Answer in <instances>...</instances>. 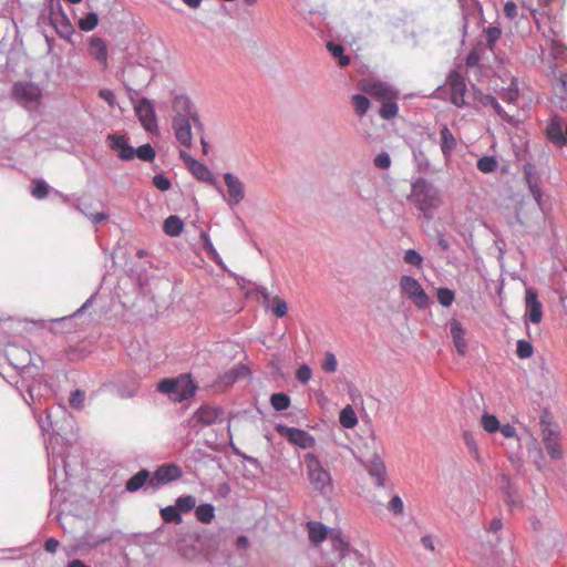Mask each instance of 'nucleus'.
I'll return each mask as SVG.
<instances>
[{
	"label": "nucleus",
	"mask_w": 567,
	"mask_h": 567,
	"mask_svg": "<svg viewBox=\"0 0 567 567\" xmlns=\"http://www.w3.org/2000/svg\"><path fill=\"white\" fill-rule=\"evenodd\" d=\"M224 181L227 186L228 204L238 205L245 198V186L243 182L231 173L224 174Z\"/></svg>",
	"instance_id": "nucleus-14"
},
{
	"label": "nucleus",
	"mask_w": 567,
	"mask_h": 567,
	"mask_svg": "<svg viewBox=\"0 0 567 567\" xmlns=\"http://www.w3.org/2000/svg\"><path fill=\"white\" fill-rule=\"evenodd\" d=\"M501 30L495 27H491L486 30L487 34V42L489 45H492L495 41H497L501 37Z\"/></svg>",
	"instance_id": "nucleus-60"
},
{
	"label": "nucleus",
	"mask_w": 567,
	"mask_h": 567,
	"mask_svg": "<svg viewBox=\"0 0 567 567\" xmlns=\"http://www.w3.org/2000/svg\"><path fill=\"white\" fill-rule=\"evenodd\" d=\"M84 215L92 220L94 224H99L105 219H107L109 215L102 212L99 213H86L84 212Z\"/></svg>",
	"instance_id": "nucleus-62"
},
{
	"label": "nucleus",
	"mask_w": 567,
	"mask_h": 567,
	"mask_svg": "<svg viewBox=\"0 0 567 567\" xmlns=\"http://www.w3.org/2000/svg\"><path fill=\"white\" fill-rule=\"evenodd\" d=\"M182 475L183 472L178 465L173 463L164 464L154 472L152 478L150 480V485L152 487H158L159 485L168 484L179 480Z\"/></svg>",
	"instance_id": "nucleus-9"
},
{
	"label": "nucleus",
	"mask_w": 567,
	"mask_h": 567,
	"mask_svg": "<svg viewBox=\"0 0 567 567\" xmlns=\"http://www.w3.org/2000/svg\"><path fill=\"white\" fill-rule=\"evenodd\" d=\"M498 431L507 439L516 437V429L509 423L499 426Z\"/></svg>",
	"instance_id": "nucleus-61"
},
{
	"label": "nucleus",
	"mask_w": 567,
	"mask_h": 567,
	"mask_svg": "<svg viewBox=\"0 0 567 567\" xmlns=\"http://www.w3.org/2000/svg\"><path fill=\"white\" fill-rule=\"evenodd\" d=\"M551 54L555 59L564 58L567 54V48L557 42H553Z\"/></svg>",
	"instance_id": "nucleus-59"
},
{
	"label": "nucleus",
	"mask_w": 567,
	"mask_h": 567,
	"mask_svg": "<svg viewBox=\"0 0 567 567\" xmlns=\"http://www.w3.org/2000/svg\"><path fill=\"white\" fill-rule=\"evenodd\" d=\"M338 368V361L336 355L331 352H327L321 363V369L327 373H334Z\"/></svg>",
	"instance_id": "nucleus-45"
},
{
	"label": "nucleus",
	"mask_w": 567,
	"mask_h": 567,
	"mask_svg": "<svg viewBox=\"0 0 567 567\" xmlns=\"http://www.w3.org/2000/svg\"><path fill=\"white\" fill-rule=\"evenodd\" d=\"M388 509L394 515L403 514L404 505L402 498L399 495H394L388 503Z\"/></svg>",
	"instance_id": "nucleus-50"
},
{
	"label": "nucleus",
	"mask_w": 567,
	"mask_h": 567,
	"mask_svg": "<svg viewBox=\"0 0 567 567\" xmlns=\"http://www.w3.org/2000/svg\"><path fill=\"white\" fill-rule=\"evenodd\" d=\"M464 442L466 447L468 449L470 454L476 460H480L478 446L471 433H464Z\"/></svg>",
	"instance_id": "nucleus-48"
},
{
	"label": "nucleus",
	"mask_w": 567,
	"mask_h": 567,
	"mask_svg": "<svg viewBox=\"0 0 567 567\" xmlns=\"http://www.w3.org/2000/svg\"><path fill=\"white\" fill-rule=\"evenodd\" d=\"M481 424H482V427L487 433H495L498 431V429L501 426L498 419L495 415L488 414V413H484L482 415Z\"/></svg>",
	"instance_id": "nucleus-32"
},
{
	"label": "nucleus",
	"mask_w": 567,
	"mask_h": 567,
	"mask_svg": "<svg viewBox=\"0 0 567 567\" xmlns=\"http://www.w3.org/2000/svg\"><path fill=\"white\" fill-rule=\"evenodd\" d=\"M99 96L103 99L111 107L115 105L116 99L112 90L102 89L99 92Z\"/></svg>",
	"instance_id": "nucleus-55"
},
{
	"label": "nucleus",
	"mask_w": 567,
	"mask_h": 567,
	"mask_svg": "<svg viewBox=\"0 0 567 567\" xmlns=\"http://www.w3.org/2000/svg\"><path fill=\"white\" fill-rule=\"evenodd\" d=\"M31 194L37 199H43L49 194V186L48 184L42 179H37L33 183V187L31 189Z\"/></svg>",
	"instance_id": "nucleus-42"
},
{
	"label": "nucleus",
	"mask_w": 567,
	"mask_h": 567,
	"mask_svg": "<svg viewBox=\"0 0 567 567\" xmlns=\"http://www.w3.org/2000/svg\"><path fill=\"white\" fill-rule=\"evenodd\" d=\"M534 349L530 342L526 340L517 341L516 354L519 359H528L533 355Z\"/></svg>",
	"instance_id": "nucleus-44"
},
{
	"label": "nucleus",
	"mask_w": 567,
	"mask_h": 567,
	"mask_svg": "<svg viewBox=\"0 0 567 567\" xmlns=\"http://www.w3.org/2000/svg\"><path fill=\"white\" fill-rule=\"evenodd\" d=\"M272 408L277 411H284L290 405V398L285 393H275L270 398Z\"/></svg>",
	"instance_id": "nucleus-35"
},
{
	"label": "nucleus",
	"mask_w": 567,
	"mask_h": 567,
	"mask_svg": "<svg viewBox=\"0 0 567 567\" xmlns=\"http://www.w3.org/2000/svg\"><path fill=\"white\" fill-rule=\"evenodd\" d=\"M276 431L278 434L287 439L291 444L301 449H311L316 444L315 437L301 429L289 427L279 424L276 426Z\"/></svg>",
	"instance_id": "nucleus-6"
},
{
	"label": "nucleus",
	"mask_w": 567,
	"mask_h": 567,
	"mask_svg": "<svg viewBox=\"0 0 567 567\" xmlns=\"http://www.w3.org/2000/svg\"><path fill=\"white\" fill-rule=\"evenodd\" d=\"M503 528V522L499 517H495L491 523H489V526L487 527V532L489 533H497L498 530H501Z\"/></svg>",
	"instance_id": "nucleus-63"
},
{
	"label": "nucleus",
	"mask_w": 567,
	"mask_h": 567,
	"mask_svg": "<svg viewBox=\"0 0 567 567\" xmlns=\"http://www.w3.org/2000/svg\"><path fill=\"white\" fill-rule=\"evenodd\" d=\"M176 507L179 512H189L196 507V498L192 495L181 496L176 499Z\"/></svg>",
	"instance_id": "nucleus-39"
},
{
	"label": "nucleus",
	"mask_w": 567,
	"mask_h": 567,
	"mask_svg": "<svg viewBox=\"0 0 567 567\" xmlns=\"http://www.w3.org/2000/svg\"><path fill=\"white\" fill-rule=\"evenodd\" d=\"M161 516L165 523H182V516L178 508L175 506H167L161 509Z\"/></svg>",
	"instance_id": "nucleus-31"
},
{
	"label": "nucleus",
	"mask_w": 567,
	"mask_h": 567,
	"mask_svg": "<svg viewBox=\"0 0 567 567\" xmlns=\"http://www.w3.org/2000/svg\"><path fill=\"white\" fill-rule=\"evenodd\" d=\"M352 105L354 107L355 113L362 116L369 110L370 102L367 96L357 94L352 96Z\"/></svg>",
	"instance_id": "nucleus-36"
},
{
	"label": "nucleus",
	"mask_w": 567,
	"mask_h": 567,
	"mask_svg": "<svg viewBox=\"0 0 567 567\" xmlns=\"http://www.w3.org/2000/svg\"><path fill=\"white\" fill-rule=\"evenodd\" d=\"M13 96L27 110H37L41 103L42 91L33 82L20 81L13 85Z\"/></svg>",
	"instance_id": "nucleus-3"
},
{
	"label": "nucleus",
	"mask_w": 567,
	"mask_h": 567,
	"mask_svg": "<svg viewBox=\"0 0 567 567\" xmlns=\"http://www.w3.org/2000/svg\"><path fill=\"white\" fill-rule=\"evenodd\" d=\"M188 169L199 181L209 182L210 184L215 185V179L206 165L195 161L192 162V165L188 167Z\"/></svg>",
	"instance_id": "nucleus-25"
},
{
	"label": "nucleus",
	"mask_w": 567,
	"mask_h": 567,
	"mask_svg": "<svg viewBox=\"0 0 567 567\" xmlns=\"http://www.w3.org/2000/svg\"><path fill=\"white\" fill-rule=\"evenodd\" d=\"M311 369L307 365V364H302L301 367H299V369L297 370L296 372V378L301 382V383H307L309 382V380L311 379Z\"/></svg>",
	"instance_id": "nucleus-54"
},
{
	"label": "nucleus",
	"mask_w": 567,
	"mask_h": 567,
	"mask_svg": "<svg viewBox=\"0 0 567 567\" xmlns=\"http://www.w3.org/2000/svg\"><path fill=\"white\" fill-rule=\"evenodd\" d=\"M271 311L277 318H282L288 312L287 302L279 296L271 298Z\"/></svg>",
	"instance_id": "nucleus-34"
},
{
	"label": "nucleus",
	"mask_w": 567,
	"mask_h": 567,
	"mask_svg": "<svg viewBox=\"0 0 567 567\" xmlns=\"http://www.w3.org/2000/svg\"><path fill=\"white\" fill-rule=\"evenodd\" d=\"M135 152L132 146H130L127 143L120 150L118 156L121 159L130 161L135 157Z\"/></svg>",
	"instance_id": "nucleus-56"
},
{
	"label": "nucleus",
	"mask_w": 567,
	"mask_h": 567,
	"mask_svg": "<svg viewBox=\"0 0 567 567\" xmlns=\"http://www.w3.org/2000/svg\"><path fill=\"white\" fill-rule=\"evenodd\" d=\"M441 151L445 158L451 156L452 151L456 147V138L447 126H443L441 132Z\"/></svg>",
	"instance_id": "nucleus-22"
},
{
	"label": "nucleus",
	"mask_w": 567,
	"mask_h": 567,
	"mask_svg": "<svg viewBox=\"0 0 567 567\" xmlns=\"http://www.w3.org/2000/svg\"><path fill=\"white\" fill-rule=\"evenodd\" d=\"M327 48L333 56L340 58V60H339L340 65L346 66L350 63V58L347 55H343V47L341 44H336V43L329 42L327 44Z\"/></svg>",
	"instance_id": "nucleus-40"
},
{
	"label": "nucleus",
	"mask_w": 567,
	"mask_h": 567,
	"mask_svg": "<svg viewBox=\"0 0 567 567\" xmlns=\"http://www.w3.org/2000/svg\"><path fill=\"white\" fill-rule=\"evenodd\" d=\"M525 178L533 198L535 199L537 206L543 210V192L539 186V181L535 178L527 169L525 171Z\"/></svg>",
	"instance_id": "nucleus-23"
},
{
	"label": "nucleus",
	"mask_w": 567,
	"mask_h": 567,
	"mask_svg": "<svg viewBox=\"0 0 567 567\" xmlns=\"http://www.w3.org/2000/svg\"><path fill=\"white\" fill-rule=\"evenodd\" d=\"M436 296L443 307H450L455 299L454 292L449 288H439Z\"/></svg>",
	"instance_id": "nucleus-43"
},
{
	"label": "nucleus",
	"mask_w": 567,
	"mask_h": 567,
	"mask_svg": "<svg viewBox=\"0 0 567 567\" xmlns=\"http://www.w3.org/2000/svg\"><path fill=\"white\" fill-rule=\"evenodd\" d=\"M138 389H140L138 381L134 380V382L130 386H127V388L121 386L120 388V395L123 399L133 398L137 394Z\"/></svg>",
	"instance_id": "nucleus-52"
},
{
	"label": "nucleus",
	"mask_w": 567,
	"mask_h": 567,
	"mask_svg": "<svg viewBox=\"0 0 567 567\" xmlns=\"http://www.w3.org/2000/svg\"><path fill=\"white\" fill-rule=\"evenodd\" d=\"M543 442L548 455L553 460H560L563 457L559 433L557 431L553 430L550 426H546L543 430Z\"/></svg>",
	"instance_id": "nucleus-16"
},
{
	"label": "nucleus",
	"mask_w": 567,
	"mask_h": 567,
	"mask_svg": "<svg viewBox=\"0 0 567 567\" xmlns=\"http://www.w3.org/2000/svg\"><path fill=\"white\" fill-rule=\"evenodd\" d=\"M445 85L449 87L451 93V102L457 106L463 107L466 105L465 92L466 83L463 75L456 71H452L446 79Z\"/></svg>",
	"instance_id": "nucleus-8"
},
{
	"label": "nucleus",
	"mask_w": 567,
	"mask_h": 567,
	"mask_svg": "<svg viewBox=\"0 0 567 567\" xmlns=\"http://www.w3.org/2000/svg\"><path fill=\"white\" fill-rule=\"evenodd\" d=\"M546 135L554 145L561 148L567 144V124L564 128L561 118L554 115L547 125Z\"/></svg>",
	"instance_id": "nucleus-13"
},
{
	"label": "nucleus",
	"mask_w": 567,
	"mask_h": 567,
	"mask_svg": "<svg viewBox=\"0 0 567 567\" xmlns=\"http://www.w3.org/2000/svg\"><path fill=\"white\" fill-rule=\"evenodd\" d=\"M307 477L313 491L327 495L332 491V477L319 457L313 453H307L303 456Z\"/></svg>",
	"instance_id": "nucleus-1"
},
{
	"label": "nucleus",
	"mask_w": 567,
	"mask_h": 567,
	"mask_svg": "<svg viewBox=\"0 0 567 567\" xmlns=\"http://www.w3.org/2000/svg\"><path fill=\"white\" fill-rule=\"evenodd\" d=\"M173 123L177 122H198V115L195 112L190 100L187 96L178 95L174 99L173 104Z\"/></svg>",
	"instance_id": "nucleus-7"
},
{
	"label": "nucleus",
	"mask_w": 567,
	"mask_h": 567,
	"mask_svg": "<svg viewBox=\"0 0 567 567\" xmlns=\"http://www.w3.org/2000/svg\"><path fill=\"white\" fill-rule=\"evenodd\" d=\"M374 165L381 169H388L391 165V159L388 153L382 152L374 158Z\"/></svg>",
	"instance_id": "nucleus-53"
},
{
	"label": "nucleus",
	"mask_w": 567,
	"mask_h": 567,
	"mask_svg": "<svg viewBox=\"0 0 567 567\" xmlns=\"http://www.w3.org/2000/svg\"><path fill=\"white\" fill-rule=\"evenodd\" d=\"M553 80L551 89L555 97L558 99L560 107L564 109V103H567V68L558 70L555 65L551 70Z\"/></svg>",
	"instance_id": "nucleus-12"
},
{
	"label": "nucleus",
	"mask_w": 567,
	"mask_h": 567,
	"mask_svg": "<svg viewBox=\"0 0 567 567\" xmlns=\"http://www.w3.org/2000/svg\"><path fill=\"white\" fill-rule=\"evenodd\" d=\"M134 110L145 131L150 133L157 132L158 125L155 109L148 99L142 97L138 100Z\"/></svg>",
	"instance_id": "nucleus-5"
},
{
	"label": "nucleus",
	"mask_w": 567,
	"mask_h": 567,
	"mask_svg": "<svg viewBox=\"0 0 567 567\" xmlns=\"http://www.w3.org/2000/svg\"><path fill=\"white\" fill-rule=\"evenodd\" d=\"M135 156L143 161H153L155 158V151L151 144H144L136 150Z\"/></svg>",
	"instance_id": "nucleus-46"
},
{
	"label": "nucleus",
	"mask_w": 567,
	"mask_h": 567,
	"mask_svg": "<svg viewBox=\"0 0 567 567\" xmlns=\"http://www.w3.org/2000/svg\"><path fill=\"white\" fill-rule=\"evenodd\" d=\"M148 476H150L148 471L141 470L140 472H137L134 476H132L127 481L126 489L128 492H136L137 489H140L146 483Z\"/></svg>",
	"instance_id": "nucleus-27"
},
{
	"label": "nucleus",
	"mask_w": 567,
	"mask_h": 567,
	"mask_svg": "<svg viewBox=\"0 0 567 567\" xmlns=\"http://www.w3.org/2000/svg\"><path fill=\"white\" fill-rule=\"evenodd\" d=\"M504 14L506 18L513 20L517 17V6L513 1H507L504 6Z\"/></svg>",
	"instance_id": "nucleus-57"
},
{
	"label": "nucleus",
	"mask_w": 567,
	"mask_h": 567,
	"mask_svg": "<svg viewBox=\"0 0 567 567\" xmlns=\"http://www.w3.org/2000/svg\"><path fill=\"white\" fill-rule=\"evenodd\" d=\"M403 259L406 264L413 265L415 267H421L423 262L422 256L414 249L406 250Z\"/></svg>",
	"instance_id": "nucleus-49"
},
{
	"label": "nucleus",
	"mask_w": 567,
	"mask_h": 567,
	"mask_svg": "<svg viewBox=\"0 0 567 567\" xmlns=\"http://www.w3.org/2000/svg\"><path fill=\"white\" fill-rule=\"evenodd\" d=\"M339 421H340L342 426H344L347 429H351V427L357 425L358 417L355 415L354 410L350 405H347L340 412Z\"/></svg>",
	"instance_id": "nucleus-29"
},
{
	"label": "nucleus",
	"mask_w": 567,
	"mask_h": 567,
	"mask_svg": "<svg viewBox=\"0 0 567 567\" xmlns=\"http://www.w3.org/2000/svg\"><path fill=\"white\" fill-rule=\"evenodd\" d=\"M400 288L419 309H424L429 306V297L421 286V284L411 276H402L400 278Z\"/></svg>",
	"instance_id": "nucleus-4"
},
{
	"label": "nucleus",
	"mask_w": 567,
	"mask_h": 567,
	"mask_svg": "<svg viewBox=\"0 0 567 567\" xmlns=\"http://www.w3.org/2000/svg\"><path fill=\"white\" fill-rule=\"evenodd\" d=\"M409 198L423 213L436 208L441 202L436 188L423 178L412 184Z\"/></svg>",
	"instance_id": "nucleus-2"
},
{
	"label": "nucleus",
	"mask_w": 567,
	"mask_h": 567,
	"mask_svg": "<svg viewBox=\"0 0 567 567\" xmlns=\"http://www.w3.org/2000/svg\"><path fill=\"white\" fill-rule=\"evenodd\" d=\"M178 388V378L176 379H163L157 383V391L164 394H173L176 396Z\"/></svg>",
	"instance_id": "nucleus-33"
},
{
	"label": "nucleus",
	"mask_w": 567,
	"mask_h": 567,
	"mask_svg": "<svg viewBox=\"0 0 567 567\" xmlns=\"http://www.w3.org/2000/svg\"><path fill=\"white\" fill-rule=\"evenodd\" d=\"M174 133L176 140L185 147L192 146L193 134H192V122H177L173 123Z\"/></svg>",
	"instance_id": "nucleus-21"
},
{
	"label": "nucleus",
	"mask_w": 567,
	"mask_h": 567,
	"mask_svg": "<svg viewBox=\"0 0 567 567\" xmlns=\"http://www.w3.org/2000/svg\"><path fill=\"white\" fill-rule=\"evenodd\" d=\"M398 110L399 107L394 100H385L382 102L380 115L385 120H390L396 115Z\"/></svg>",
	"instance_id": "nucleus-37"
},
{
	"label": "nucleus",
	"mask_w": 567,
	"mask_h": 567,
	"mask_svg": "<svg viewBox=\"0 0 567 567\" xmlns=\"http://www.w3.org/2000/svg\"><path fill=\"white\" fill-rule=\"evenodd\" d=\"M196 518L204 524H209L214 518V506L210 504H200L195 509Z\"/></svg>",
	"instance_id": "nucleus-30"
},
{
	"label": "nucleus",
	"mask_w": 567,
	"mask_h": 567,
	"mask_svg": "<svg viewBox=\"0 0 567 567\" xmlns=\"http://www.w3.org/2000/svg\"><path fill=\"white\" fill-rule=\"evenodd\" d=\"M224 411L216 405L203 404L194 413L193 419L196 424L209 426L221 420Z\"/></svg>",
	"instance_id": "nucleus-10"
},
{
	"label": "nucleus",
	"mask_w": 567,
	"mask_h": 567,
	"mask_svg": "<svg viewBox=\"0 0 567 567\" xmlns=\"http://www.w3.org/2000/svg\"><path fill=\"white\" fill-rule=\"evenodd\" d=\"M99 23V18L95 13L91 12L87 13L84 18L80 19L79 21V28L82 31L89 32L96 28Z\"/></svg>",
	"instance_id": "nucleus-38"
},
{
	"label": "nucleus",
	"mask_w": 567,
	"mask_h": 567,
	"mask_svg": "<svg viewBox=\"0 0 567 567\" xmlns=\"http://www.w3.org/2000/svg\"><path fill=\"white\" fill-rule=\"evenodd\" d=\"M197 390V385L189 374H183L178 377V388L176 391V396H173V400L176 402H182L195 395Z\"/></svg>",
	"instance_id": "nucleus-19"
},
{
	"label": "nucleus",
	"mask_w": 567,
	"mask_h": 567,
	"mask_svg": "<svg viewBox=\"0 0 567 567\" xmlns=\"http://www.w3.org/2000/svg\"><path fill=\"white\" fill-rule=\"evenodd\" d=\"M85 393L82 390H75L71 393L69 403L73 409L80 410L84 406Z\"/></svg>",
	"instance_id": "nucleus-47"
},
{
	"label": "nucleus",
	"mask_w": 567,
	"mask_h": 567,
	"mask_svg": "<svg viewBox=\"0 0 567 567\" xmlns=\"http://www.w3.org/2000/svg\"><path fill=\"white\" fill-rule=\"evenodd\" d=\"M368 472L374 478L378 486H384L386 478V468L379 455L373 453L371 457L367 460Z\"/></svg>",
	"instance_id": "nucleus-18"
},
{
	"label": "nucleus",
	"mask_w": 567,
	"mask_h": 567,
	"mask_svg": "<svg viewBox=\"0 0 567 567\" xmlns=\"http://www.w3.org/2000/svg\"><path fill=\"white\" fill-rule=\"evenodd\" d=\"M362 90L370 95L381 102L385 100H395L394 91L382 82H369L363 85Z\"/></svg>",
	"instance_id": "nucleus-17"
},
{
	"label": "nucleus",
	"mask_w": 567,
	"mask_h": 567,
	"mask_svg": "<svg viewBox=\"0 0 567 567\" xmlns=\"http://www.w3.org/2000/svg\"><path fill=\"white\" fill-rule=\"evenodd\" d=\"M59 547V542L55 538H48L44 543V549L48 553H55Z\"/></svg>",
	"instance_id": "nucleus-64"
},
{
	"label": "nucleus",
	"mask_w": 567,
	"mask_h": 567,
	"mask_svg": "<svg viewBox=\"0 0 567 567\" xmlns=\"http://www.w3.org/2000/svg\"><path fill=\"white\" fill-rule=\"evenodd\" d=\"M184 228V224L178 216L171 215L164 221L163 229L168 236H178Z\"/></svg>",
	"instance_id": "nucleus-26"
},
{
	"label": "nucleus",
	"mask_w": 567,
	"mask_h": 567,
	"mask_svg": "<svg viewBox=\"0 0 567 567\" xmlns=\"http://www.w3.org/2000/svg\"><path fill=\"white\" fill-rule=\"evenodd\" d=\"M481 103L485 106H492L496 113L503 117L505 121L512 123L513 122V117L509 116L507 113H505V111L503 110V107L499 105V103L497 102V100L492 96V95H482L481 99H480Z\"/></svg>",
	"instance_id": "nucleus-28"
},
{
	"label": "nucleus",
	"mask_w": 567,
	"mask_h": 567,
	"mask_svg": "<svg viewBox=\"0 0 567 567\" xmlns=\"http://www.w3.org/2000/svg\"><path fill=\"white\" fill-rule=\"evenodd\" d=\"M526 317L532 323L538 324L543 319V305L535 289L528 288L525 292Z\"/></svg>",
	"instance_id": "nucleus-11"
},
{
	"label": "nucleus",
	"mask_w": 567,
	"mask_h": 567,
	"mask_svg": "<svg viewBox=\"0 0 567 567\" xmlns=\"http://www.w3.org/2000/svg\"><path fill=\"white\" fill-rule=\"evenodd\" d=\"M451 336L457 353L464 357L467 352V342L465 339V330L462 323L455 319L450 322Z\"/></svg>",
	"instance_id": "nucleus-20"
},
{
	"label": "nucleus",
	"mask_w": 567,
	"mask_h": 567,
	"mask_svg": "<svg viewBox=\"0 0 567 567\" xmlns=\"http://www.w3.org/2000/svg\"><path fill=\"white\" fill-rule=\"evenodd\" d=\"M496 167H497V162L492 156H484L477 161V168L482 173H485V174L492 173L496 169Z\"/></svg>",
	"instance_id": "nucleus-41"
},
{
	"label": "nucleus",
	"mask_w": 567,
	"mask_h": 567,
	"mask_svg": "<svg viewBox=\"0 0 567 567\" xmlns=\"http://www.w3.org/2000/svg\"><path fill=\"white\" fill-rule=\"evenodd\" d=\"M109 140L111 141V147L113 150L120 151L126 144V140L122 135H110Z\"/></svg>",
	"instance_id": "nucleus-58"
},
{
	"label": "nucleus",
	"mask_w": 567,
	"mask_h": 567,
	"mask_svg": "<svg viewBox=\"0 0 567 567\" xmlns=\"http://www.w3.org/2000/svg\"><path fill=\"white\" fill-rule=\"evenodd\" d=\"M308 534L309 539L313 544H319L327 538L328 532L323 524L319 522H309L308 523Z\"/></svg>",
	"instance_id": "nucleus-24"
},
{
	"label": "nucleus",
	"mask_w": 567,
	"mask_h": 567,
	"mask_svg": "<svg viewBox=\"0 0 567 567\" xmlns=\"http://www.w3.org/2000/svg\"><path fill=\"white\" fill-rule=\"evenodd\" d=\"M153 185L162 190V192H165V190H168L171 188V181L164 176L163 174H157L153 177Z\"/></svg>",
	"instance_id": "nucleus-51"
},
{
	"label": "nucleus",
	"mask_w": 567,
	"mask_h": 567,
	"mask_svg": "<svg viewBox=\"0 0 567 567\" xmlns=\"http://www.w3.org/2000/svg\"><path fill=\"white\" fill-rule=\"evenodd\" d=\"M87 52L95 61L100 63L102 69L109 68V51L104 39L100 37H91L89 39Z\"/></svg>",
	"instance_id": "nucleus-15"
}]
</instances>
